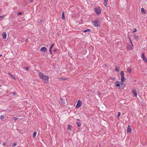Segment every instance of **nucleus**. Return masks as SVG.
Returning a JSON list of instances; mask_svg holds the SVG:
<instances>
[{"instance_id":"nucleus-1","label":"nucleus","mask_w":147,"mask_h":147,"mask_svg":"<svg viewBox=\"0 0 147 147\" xmlns=\"http://www.w3.org/2000/svg\"><path fill=\"white\" fill-rule=\"evenodd\" d=\"M39 76L40 78L44 80V82L46 84H48L49 83V77L48 76L45 75L42 73L39 72Z\"/></svg>"},{"instance_id":"nucleus-2","label":"nucleus","mask_w":147,"mask_h":147,"mask_svg":"<svg viewBox=\"0 0 147 147\" xmlns=\"http://www.w3.org/2000/svg\"><path fill=\"white\" fill-rule=\"evenodd\" d=\"M94 10L96 13L98 15L100 13L101 11V9L100 7H98L97 8H94Z\"/></svg>"},{"instance_id":"nucleus-3","label":"nucleus","mask_w":147,"mask_h":147,"mask_svg":"<svg viewBox=\"0 0 147 147\" xmlns=\"http://www.w3.org/2000/svg\"><path fill=\"white\" fill-rule=\"evenodd\" d=\"M60 99L61 101V104L63 105L65 104V101L66 100V98L65 97L63 96L60 98Z\"/></svg>"},{"instance_id":"nucleus-4","label":"nucleus","mask_w":147,"mask_h":147,"mask_svg":"<svg viewBox=\"0 0 147 147\" xmlns=\"http://www.w3.org/2000/svg\"><path fill=\"white\" fill-rule=\"evenodd\" d=\"M133 48L134 46L133 44H130V43H129V44L127 47V49L129 50H132L133 49Z\"/></svg>"},{"instance_id":"nucleus-5","label":"nucleus","mask_w":147,"mask_h":147,"mask_svg":"<svg viewBox=\"0 0 147 147\" xmlns=\"http://www.w3.org/2000/svg\"><path fill=\"white\" fill-rule=\"evenodd\" d=\"M142 59L143 61L147 63V58L145 57L144 53H142Z\"/></svg>"},{"instance_id":"nucleus-6","label":"nucleus","mask_w":147,"mask_h":147,"mask_svg":"<svg viewBox=\"0 0 147 147\" xmlns=\"http://www.w3.org/2000/svg\"><path fill=\"white\" fill-rule=\"evenodd\" d=\"M93 23L95 27H98L100 25L99 22L96 21H94Z\"/></svg>"},{"instance_id":"nucleus-7","label":"nucleus","mask_w":147,"mask_h":147,"mask_svg":"<svg viewBox=\"0 0 147 147\" xmlns=\"http://www.w3.org/2000/svg\"><path fill=\"white\" fill-rule=\"evenodd\" d=\"M82 104V102L80 100H78L76 107L77 108H79L81 106Z\"/></svg>"},{"instance_id":"nucleus-8","label":"nucleus","mask_w":147,"mask_h":147,"mask_svg":"<svg viewBox=\"0 0 147 147\" xmlns=\"http://www.w3.org/2000/svg\"><path fill=\"white\" fill-rule=\"evenodd\" d=\"M47 50V49L45 47H42L40 49V51L43 52H46Z\"/></svg>"},{"instance_id":"nucleus-9","label":"nucleus","mask_w":147,"mask_h":147,"mask_svg":"<svg viewBox=\"0 0 147 147\" xmlns=\"http://www.w3.org/2000/svg\"><path fill=\"white\" fill-rule=\"evenodd\" d=\"M127 132L128 133H130L131 131V129L130 128V125H128V127H127Z\"/></svg>"},{"instance_id":"nucleus-10","label":"nucleus","mask_w":147,"mask_h":147,"mask_svg":"<svg viewBox=\"0 0 147 147\" xmlns=\"http://www.w3.org/2000/svg\"><path fill=\"white\" fill-rule=\"evenodd\" d=\"M120 82H119L118 81H116L115 82V86L117 87H119L120 86Z\"/></svg>"},{"instance_id":"nucleus-11","label":"nucleus","mask_w":147,"mask_h":147,"mask_svg":"<svg viewBox=\"0 0 147 147\" xmlns=\"http://www.w3.org/2000/svg\"><path fill=\"white\" fill-rule=\"evenodd\" d=\"M3 38L4 39H5L7 37V34L5 32H3L2 34Z\"/></svg>"},{"instance_id":"nucleus-12","label":"nucleus","mask_w":147,"mask_h":147,"mask_svg":"<svg viewBox=\"0 0 147 147\" xmlns=\"http://www.w3.org/2000/svg\"><path fill=\"white\" fill-rule=\"evenodd\" d=\"M132 92L134 93L135 96H137V92L135 89H133L132 90Z\"/></svg>"},{"instance_id":"nucleus-13","label":"nucleus","mask_w":147,"mask_h":147,"mask_svg":"<svg viewBox=\"0 0 147 147\" xmlns=\"http://www.w3.org/2000/svg\"><path fill=\"white\" fill-rule=\"evenodd\" d=\"M108 0H104V5L105 7L107 5V3Z\"/></svg>"},{"instance_id":"nucleus-14","label":"nucleus","mask_w":147,"mask_h":147,"mask_svg":"<svg viewBox=\"0 0 147 147\" xmlns=\"http://www.w3.org/2000/svg\"><path fill=\"white\" fill-rule=\"evenodd\" d=\"M134 39L136 40H138V37L137 35L134 34Z\"/></svg>"},{"instance_id":"nucleus-15","label":"nucleus","mask_w":147,"mask_h":147,"mask_svg":"<svg viewBox=\"0 0 147 147\" xmlns=\"http://www.w3.org/2000/svg\"><path fill=\"white\" fill-rule=\"evenodd\" d=\"M61 19L63 20H65V18L64 15V12L63 11L62 13V17Z\"/></svg>"},{"instance_id":"nucleus-16","label":"nucleus","mask_w":147,"mask_h":147,"mask_svg":"<svg viewBox=\"0 0 147 147\" xmlns=\"http://www.w3.org/2000/svg\"><path fill=\"white\" fill-rule=\"evenodd\" d=\"M67 129L69 131L71 130V126L69 124H68L67 125Z\"/></svg>"},{"instance_id":"nucleus-17","label":"nucleus","mask_w":147,"mask_h":147,"mask_svg":"<svg viewBox=\"0 0 147 147\" xmlns=\"http://www.w3.org/2000/svg\"><path fill=\"white\" fill-rule=\"evenodd\" d=\"M125 80V78L124 77V76H121V81L122 82H123Z\"/></svg>"},{"instance_id":"nucleus-18","label":"nucleus","mask_w":147,"mask_h":147,"mask_svg":"<svg viewBox=\"0 0 147 147\" xmlns=\"http://www.w3.org/2000/svg\"><path fill=\"white\" fill-rule=\"evenodd\" d=\"M119 68L117 66H115V71H117V72H119Z\"/></svg>"},{"instance_id":"nucleus-19","label":"nucleus","mask_w":147,"mask_h":147,"mask_svg":"<svg viewBox=\"0 0 147 147\" xmlns=\"http://www.w3.org/2000/svg\"><path fill=\"white\" fill-rule=\"evenodd\" d=\"M127 71L129 73H130L131 72V69L130 68H128L127 69Z\"/></svg>"},{"instance_id":"nucleus-20","label":"nucleus","mask_w":147,"mask_h":147,"mask_svg":"<svg viewBox=\"0 0 147 147\" xmlns=\"http://www.w3.org/2000/svg\"><path fill=\"white\" fill-rule=\"evenodd\" d=\"M76 124L78 127H80L81 125V123L80 122H76Z\"/></svg>"},{"instance_id":"nucleus-21","label":"nucleus","mask_w":147,"mask_h":147,"mask_svg":"<svg viewBox=\"0 0 147 147\" xmlns=\"http://www.w3.org/2000/svg\"><path fill=\"white\" fill-rule=\"evenodd\" d=\"M90 30V29H87L85 30H84V31H83V32H89Z\"/></svg>"},{"instance_id":"nucleus-22","label":"nucleus","mask_w":147,"mask_h":147,"mask_svg":"<svg viewBox=\"0 0 147 147\" xmlns=\"http://www.w3.org/2000/svg\"><path fill=\"white\" fill-rule=\"evenodd\" d=\"M5 17V16L3 15L1 16H0V21L3 20Z\"/></svg>"},{"instance_id":"nucleus-23","label":"nucleus","mask_w":147,"mask_h":147,"mask_svg":"<svg viewBox=\"0 0 147 147\" xmlns=\"http://www.w3.org/2000/svg\"><path fill=\"white\" fill-rule=\"evenodd\" d=\"M37 134V132L36 131H34L33 134V137L34 138H35L36 137V135Z\"/></svg>"},{"instance_id":"nucleus-24","label":"nucleus","mask_w":147,"mask_h":147,"mask_svg":"<svg viewBox=\"0 0 147 147\" xmlns=\"http://www.w3.org/2000/svg\"><path fill=\"white\" fill-rule=\"evenodd\" d=\"M8 74L9 75V76H10L13 79H15V78L14 77V76H13V75H12V74H11V73H8Z\"/></svg>"},{"instance_id":"nucleus-25","label":"nucleus","mask_w":147,"mask_h":147,"mask_svg":"<svg viewBox=\"0 0 147 147\" xmlns=\"http://www.w3.org/2000/svg\"><path fill=\"white\" fill-rule=\"evenodd\" d=\"M141 12L143 13H145V9L144 8H142L141 9Z\"/></svg>"},{"instance_id":"nucleus-26","label":"nucleus","mask_w":147,"mask_h":147,"mask_svg":"<svg viewBox=\"0 0 147 147\" xmlns=\"http://www.w3.org/2000/svg\"><path fill=\"white\" fill-rule=\"evenodd\" d=\"M120 74L121 75V76H124V72L123 71H121L120 72Z\"/></svg>"},{"instance_id":"nucleus-27","label":"nucleus","mask_w":147,"mask_h":147,"mask_svg":"<svg viewBox=\"0 0 147 147\" xmlns=\"http://www.w3.org/2000/svg\"><path fill=\"white\" fill-rule=\"evenodd\" d=\"M17 145V143H14L12 145V147H14Z\"/></svg>"},{"instance_id":"nucleus-28","label":"nucleus","mask_w":147,"mask_h":147,"mask_svg":"<svg viewBox=\"0 0 147 147\" xmlns=\"http://www.w3.org/2000/svg\"><path fill=\"white\" fill-rule=\"evenodd\" d=\"M0 119L1 120L4 119L5 118L4 117L3 115H1L0 117Z\"/></svg>"},{"instance_id":"nucleus-29","label":"nucleus","mask_w":147,"mask_h":147,"mask_svg":"<svg viewBox=\"0 0 147 147\" xmlns=\"http://www.w3.org/2000/svg\"><path fill=\"white\" fill-rule=\"evenodd\" d=\"M129 41L130 42L129 43H130V44H133L130 38H129Z\"/></svg>"},{"instance_id":"nucleus-30","label":"nucleus","mask_w":147,"mask_h":147,"mask_svg":"<svg viewBox=\"0 0 147 147\" xmlns=\"http://www.w3.org/2000/svg\"><path fill=\"white\" fill-rule=\"evenodd\" d=\"M121 115V113L119 112L118 113L117 115V117H118L119 116H120Z\"/></svg>"},{"instance_id":"nucleus-31","label":"nucleus","mask_w":147,"mask_h":147,"mask_svg":"<svg viewBox=\"0 0 147 147\" xmlns=\"http://www.w3.org/2000/svg\"><path fill=\"white\" fill-rule=\"evenodd\" d=\"M134 31H133L132 32V33H134V32H136L137 31V30H136V28H134Z\"/></svg>"},{"instance_id":"nucleus-32","label":"nucleus","mask_w":147,"mask_h":147,"mask_svg":"<svg viewBox=\"0 0 147 147\" xmlns=\"http://www.w3.org/2000/svg\"><path fill=\"white\" fill-rule=\"evenodd\" d=\"M124 85V83H123V82H120V85Z\"/></svg>"},{"instance_id":"nucleus-33","label":"nucleus","mask_w":147,"mask_h":147,"mask_svg":"<svg viewBox=\"0 0 147 147\" xmlns=\"http://www.w3.org/2000/svg\"><path fill=\"white\" fill-rule=\"evenodd\" d=\"M25 69L26 71H28L29 69V68L27 67H26Z\"/></svg>"},{"instance_id":"nucleus-34","label":"nucleus","mask_w":147,"mask_h":147,"mask_svg":"<svg viewBox=\"0 0 147 147\" xmlns=\"http://www.w3.org/2000/svg\"><path fill=\"white\" fill-rule=\"evenodd\" d=\"M18 119V118H17V117H15L14 118V120L15 121H16V120H17Z\"/></svg>"},{"instance_id":"nucleus-35","label":"nucleus","mask_w":147,"mask_h":147,"mask_svg":"<svg viewBox=\"0 0 147 147\" xmlns=\"http://www.w3.org/2000/svg\"><path fill=\"white\" fill-rule=\"evenodd\" d=\"M49 51H50V53L52 54V51H51V47H50V48Z\"/></svg>"},{"instance_id":"nucleus-36","label":"nucleus","mask_w":147,"mask_h":147,"mask_svg":"<svg viewBox=\"0 0 147 147\" xmlns=\"http://www.w3.org/2000/svg\"><path fill=\"white\" fill-rule=\"evenodd\" d=\"M22 14V12H19L18 13V15H21Z\"/></svg>"},{"instance_id":"nucleus-37","label":"nucleus","mask_w":147,"mask_h":147,"mask_svg":"<svg viewBox=\"0 0 147 147\" xmlns=\"http://www.w3.org/2000/svg\"><path fill=\"white\" fill-rule=\"evenodd\" d=\"M54 44H53L51 45V47H51V48H52V47H53V46H54Z\"/></svg>"},{"instance_id":"nucleus-38","label":"nucleus","mask_w":147,"mask_h":147,"mask_svg":"<svg viewBox=\"0 0 147 147\" xmlns=\"http://www.w3.org/2000/svg\"><path fill=\"white\" fill-rule=\"evenodd\" d=\"M3 145H5L6 144V143H4L3 144Z\"/></svg>"},{"instance_id":"nucleus-39","label":"nucleus","mask_w":147,"mask_h":147,"mask_svg":"<svg viewBox=\"0 0 147 147\" xmlns=\"http://www.w3.org/2000/svg\"><path fill=\"white\" fill-rule=\"evenodd\" d=\"M28 38H26V41H27L28 40Z\"/></svg>"},{"instance_id":"nucleus-40","label":"nucleus","mask_w":147,"mask_h":147,"mask_svg":"<svg viewBox=\"0 0 147 147\" xmlns=\"http://www.w3.org/2000/svg\"><path fill=\"white\" fill-rule=\"evenodd\" d=\"M2 55H0V57Z\"/></svg>"},{"instance_id":"nucleus-41","label":"nucleus","mask_w":147,"mask_h":147,"mask_svg":"<svg viewBox=\"0 0 147 147\" xmlns=\"http://www.w3.org/2000/svg\"><path fill=\"white\" fill-rule=\"evenodd\" d=\"M114 78H112V80H114Z\"/></svg>"},{"instance_id":"nucleus-42","label":"nucleus","mask_w":147,"mask_h":147,"mask_svg":"<svg viewBox=\"0 0 147 147\" xmlns=\"http://www.w3.org/2000/svg\"><path fill=\"white\" fill-rule=\"evenodd\" d=\"M41 22V20H40V22Z\"/></svg>"},{"instance_id":"nucleus-43","label":"nucleus","mask_w":147,"mask_h":147,"mask_svg":"<svg viewBox=\"0 0 147 147\" xmlns=\"http://www.w3.org/2000/svg\"><path fill=\"white\" fill-rule=\"evenodd\" d=\"M41 22V20H40V22Z\"/></svg>"},{"instance_id":"nucleus-44","label":"nucleus","mask_w":147,"mask_h":147,"mask_svg":"<svg viewBox=\"0 0 147 147\" xmlns=\"http://www.w3.org/2000/svg\"><path fill=\"white\" fill-rule=\"evenodd\" d=\"M79 119H77V120H79Z\"/></svg>"},{"instance_id":"nucleus-45","label":"nucleus","mask_w":147,"mask_h":147,"mask_svg":"<svg viewBox=\"0 0 147 147\" xmlns=\"http://www.w3.org/2000/svg\"><path fill=\"white\" fill-rule=\"evenodd\" d=\"M33 0H31V1H32Z\"/></svg>"}]
</instances>
